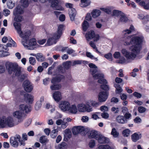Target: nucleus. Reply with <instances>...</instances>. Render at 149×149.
I'll list each match as a JSON object with an SVG mask.
<instances>
[{
  "instance_id": "f257e3e1",
  "label": "nucleus",
  "mask_w": 149,
  "mask_h": 149,
  "mask_svg": "<svg viewBox=\"0 0 149 149\" xmlns=\"http://www.w3.org/2000/svg\"><path fill=\"white\" fill-rule=\"evenodd\" d=\"M134 31L133 26L131 25L129 29L125 30L123 32V36L122 40L125 43V45L132 44L133 45L130 47L131 52H129L125 49H123L121 52L123 55L126 59L129 61L134 60L137 55L140 53L141 48L140 44L143 42V37L142 36H131L128 34Z\"/></svg>"
},
{
  "instance_id": "f03ea898",
  "label": "nucleus",
  "mask_w": 149,
  "mask_h": 149,
  "mask_svg": "<svg viewBox=\"0 0 149 149\" xmlns=\"http://www.w3.org/2000/svg\"><path fill=\"white\" fill-rule=\"evenodd\" d=\"M6 68L8 73L11 74L13 72L16 77H19L21 74V68L16 63L8 62L5 64Z\"/></svg>"
},
{
  "instance_id": "7ed1b4c3",
  "label": "nucleus",
  "mask_w": 149,
  "mask_h": 149,
  "mask_svg": "<svg viewBox=\"0 0 149 149\" xmlns=\"http://www.w3.org/2000/svg\"><path fill=\"white\" fill-rule=\"evenodd\" d=\"M91 72L92 75L93 76L94 79H98L97 82L101 84L100 87L101 89H102V74L95 73L97 72V70L96 68L92 69L90 71Z\"/></svg>"
},
{
  "instance_id": "20e7f679",
  "label": "nucleus",
  "mask_w": 149,
  "mask_h": 149,
  "mask_svg": "<svg viewBox=\"0 0 149 149\" xmlns=\"http://www.w3.org/2000/svg\"><path fill=\"white\" fill-rule=\"evenodd\" d=\"M109 86L108 84L107 80L103 77V102L107 99L109 95Z\"/></svg>"
},
{
  "instance_id": "39448f33",
  "label": "nucleus",
  "mask_w": 149,
  "mask_h": 149,
  "mask_svg": "<svg viewBox=\"0 0 149 149\" xmlns=\"http://www.w3.org/2000/svg\"><path fill=\"white\" fill-rule=\"evenodd\" d=\"M65 6L67 8H71L69 10V14L71 20H74L76 15V11L74 8H72L73 4L66 3Z\"/></svg>"
},
{
  "instance_id": "423d86ee",
  "label": "nucleus",
  "mask_w": 149,
  "mask_h": 149,
  "mask_svg": "<svg viewBox=\"0 0 149 149\" xmlns=\"http://www.w3.org/2000/svg\"><path fill=\"white\" fill-rule=\"evenodd\" d=\"M86 36L87 39H91L93 38L94 41H97L100 38L99 35L95 34L94 31L92 30L87 32L86 34Z\"/></svg>"
},
{
  "instance_id": "0eeeda50",
  "label": "nucleus",
  "mask_w": 149,
  "mask_h": 149,
  "mask_svg": "<svg viewBox=\"0 0 149 149\" xmlns=\"http://www.w3.org/2000/svg\"><path fill=\"white\" fill-rule=\"evenodd\" d=\"M64 24H59L58 27L57 31L55 33V38L56 39H59L62 35L63 31L65 29Z\"/></svg>"
},
{
  "instance_id": "6e6552de",
  "label": "nucleus",
  "mask_w": 149,
  "mask_h": 149,
  "mask_svg": "<svg viewBox=\"0 0 149 149\" xmlns=\"http://www.w3.org/2000/svg\"><path fill=\"white\" fill-rule=\"evenodd\" d=\"M70 104V103L65 101H62L59 104V107L63 111H68L69 109Z\"/></svg>"
},
{
  "instance_id": "1a4fd4ad",
  "label": "nucleus",
  "mask_w": 149,
  "mask_h": 149,
  "mask_svg": "<svg viewBox=\"0 0 149 149\" xmlns=\"http://www.w3.org/2000/svg\"><path fill=\"white\" fill-rule=\"evenodd\" d=\"M78 108L79 111L81 112H90L92 111V108L88 104H79L78 105Z\"/></svg>"
},
{
  "instance_id": "9d476101",
  "label": "nucleus",
  "mask_w": 149,
  "mask_h": 149,
  "mask_svg": "<svg viewBox=\"0 0 149 149\" xmlns=\"http://www.w3.org/2000/svg\"><path fill=\"white\" fill-rule=\"evenodd\" d=\"M23 86L25 91L28 93L31 92L33 89L32 86L30 84L29 81L28 80L24 81Z\"/></svg>"
},
{
  "instance_id": "9b49d317",
  "label": "nucleus",
  "mask_w": 149,
  "mask_h": 149,
  "mask_svg": "<svg viewBox=\"0 0 149 149\" xmlns=\"http://www.w3.org/2000/svg\"><path fill=\"white\" fill-rule=\"evenodd\" d=\"M88 137L90 139L94 138L96 140H101L102 139V137L98 135L97 132L92 130L88 133Z\"/></svg>"
},
{
  "instance_id": "f8f14e48",
  "label": "nucleus",
  "mask_w": 149,
  "mask_h": 149,
  "mask_svg": "<svg viewBox=\"0 0 149 149\" xmlns=\"http://www.w3.org/2000/svg\"><path fill=\"white\" fill-rule=\"evenodd\" d=\"M85 129L84 127L78 126L74 127L72 129V132L73 134L77 135L82 132H85Z\"/></svg>"
},
{
  "instance_id": "ddd939ff",
  "label": "nucleus",
  "mask_w": 149,
  "mask_h": 149,
  "mask_svg": "<svg viewBox=\"0 0 149 149\" xmlns=\"http://www.w3.org/2000/svg\"><path fill=\"white\" fill-rule=\"evenodd\" d=\"M52 7L55 8L56 10H63L64 8L59 3L58 0H54L51 3Z\"/></svg>"
},
{
  "instance_id": "4468645a",
  "label": "nucleus",
  "mask_w": 149,
  "mask_h": 149,
  "mask_svg": "<svg viewBox=\"0 0 149 149\" xmlns=\"http://www.w3.org/2000/svg\"><path fill=\"white\" fill-rule=\"evenodd\" d=\"M65 77L63 75H60L53 77L51 79V82L52 84H57L60 82L61 80L64 79Z\"/></svg>"
},
{
  "instance_id": "2eb2a0df",
  "label": "nucleus",
  "mask_w": 149,
  "mask_h": 149,
  "mask_svg": "<svg viewBox=\"0 0 149 149\" xmlns=\"http://www.w3.org/2000/svg\"><path fill=\"white\" fill-rule=\"evenodd\" d=\"M31 33L30 30H27L24 31L21 34H19L20 36L22 37L23 39L27 42L29 40V37L31 36Z\"/></svg>"
},
{
  "instance_id": "dca6fc26",
  "label": "nucleus",
  "mask_w": 149,
  "mask_h": 149,
  "mask_svg": "<svg viewBox=\"0 0 149 149\" xmlns=\"http://www.w3.org/2000/svg\"><path fill=\"white\" fill-rule=\"evenodd\" d=\"M19 109L25 112L26 113H28L31 111V108L30 106H28L27 105L22 104L19 105Z\"/></svg>"
},
{
  "instance_id": "f3484780",
  "label": "nucleus",
  "mask_w": 149,
  "mask_h": 149,
  "mask_svg": "<svg viewBox=\"0 0 149 149\" xmlns=\"http://www.w3.org/2000/svg\"><path fill=\"white\" fill-rule=\"evenodd\" d=\"M65 71L64 70L63 68L61 65H59L57 68L56 70L54 72V76L59 75L60 74H64Z\"/></svg>"
},
{
  "instance_id": "a211bd4d",
  "label": "nucleus",
  "mask_w": 149,
  "mask_h": 149,
  "mask_svg": "<svg viewBox=\"0 0 149 149\" xmlns=\"http://www.w3.org/2000/svg\"><path fill=\"white\" fill-rule=\"evenodd\" d=\"M53 97L55 101L58 102L61 99V93L58 91L55 92L53 94Z\"/></svg>"
},
{
  "instance_id": "6ab92c4d",
  "label": "nucleus",
  "mask_w": 149,
  "mask_h": 149,
  "mask_svg": "<svg viewBox=\"0 0 149 149\" xmlns=\"http://www.w3.org/2000/svg\"><path fill=\"white\" fill-rule=\"evenodd\" d=\"M31 55L36 56L37 60L39 62H42L45 60V56L41 53H38L37 54H32Z\"/></svg>"
},
{
  "instance_id": "aec40b11",
  "label": "nucleus",
  "mask_w": 149,
  "mask_h": 149,
  "mask_svg": "<svg viewBox=\"0 0 149 149\" xmlns=\"http://www.w3.org/2000/svg\"><path fill=\"white\" fill-rule=\"evenodd\" d=\"M24 100L29 104H31L33 100V97L31 94L26 93L24 95Z\"/></svg>"
},
{
  "instance_id": "412c9836",
  "label": "nucleus",
  "mask_w": 149,
  "mask_h": 149,
  "mask_svg": "<svg viewBox=\"0 0 149 149\" xmlns=\"http://www.w3.org/2000/svg\"><path fill=\"white\" fill-rule=\"evenodd\" d=\"M116 121L120 124H124L127 122V120L125 118L124 116L121 115H118L117 117Z\"/></svg>"
},
{
  "instance_id": "4be33fe9",
  "label": "nucleus",
  "mask_w": 149,
  "mask_h": 149,
  "mask_svg": "<svg viewBox=\"0 0 149 149\" xmlns=\"http://www.w3.org/2000/svg\"><path fill=\"white\" fill-rule=\"evenodd\" d=\"M21 24L19 23L16 22L13 23V26L19 34H21L22 33V31L21 30Z\"/></svg>"
},
{
  "instance_id": "5701e85b",
  "label": "nucleus",
  "mask_w": 149,
  "mask_h": 149,
  "mask_svg": "<svg viewBox=\"0 0 149 149\" xmlns=\"http://www.w3.org/2000/svg\"><path fill=\"white\" fill-rule=\"evenodd\" d=\"M98 101L99 102H95L92 103V105L94 106L97 107L100 104V102H102V91H101L99 93L98 95Z\"/></svg>"
},
{
  "instance_id": "b1692460",
  "label": "nucleus",
  "mask_w": 149,
  "mask_h": 149,
  "mask_svg": "<svg viewBox=\"0 0 149 149\" xmlns=\"http://www.w3.org/2000/svg\"><path fill=\"white\" fill-rule=\"evenodd\" d=\"M24 12V11L21 7L19 6H18L14 10V14L15 15H19L22 14Z\"/></svg>"
},
{
  "instance_id": "393cba45",
  "label": "nucleus",
  "mask_w": 149,
  "mask_h": 149,
  "mask_svg": "<svg viewBox=\"0 0 149 149\" xmlns=\"http://www.w3.org/2000/svg\"><path fill=\"white\" fill-rule=\"evenodd\" d=\"M80 6L82 7H86L89 5L91 3L90 0H81Z\"/></svg>"
},
{
  "instance_id": "a878e982",
  "label": "nucleus",
  "mask_w": 149,
  "mask_h": 149,
  "mask_svg": "<svg viewBox=\"0 0 149 149\" xmlns=\"http://www.w3.org/2000/svg\"><path fill=\"white\" fill-rule=\"evenodd\" d=\"M7 6L9 9H12L15 6V2L14 0H7Z\"/></svg>"
},
{
  "instance_id": "bb28decb",
  "label": "nucleus",
  "mask_w": 149,
  "mask_h": 149,
  "mask_svg": "<svg viewBox=\"0 0 149 149\" xmlns=\"http://www.w3.org/2000/svg\"><path fill=\"white\" fill-rule=\"evenodd\" d=\"M141 137V134L139 135L136 133H134L131 136L132 140L134 142H136L137 140L140 139Z\"/></svg>"
},
{
  "instance_id": "cd10ccee",
  "label": "nucleus",
  "mask_w": 149,
  "mask_h": 149,
  "mask_svg": "<svg viewBox=\"0 0 149 149\" xmlns=\"http://www.w3.org/2000/svg\"><path fill=\"white\" fill-rule=\"evenodd\" d=\"M93 18H96L100 15L101 12L100 10L97 9L93 10L91 13Z\"/></svg>"
},
{
  "instance_id": "c85d7f7f",
  "label": "nucleus",
  "mask_w": 149,
  "mask_h": 149,
  "mask_svg": "<svg viewBox=\"0 0 149 149\" xmlns=\"http://www.w3.org/2000/svg\"><path fill=\"white\" fill-rule=\"evenodd\" d=\"M69 109L68 110L71 113L75 114L77 112V107L75 105H72L71 106L70 105Z\"/></svg>"
},
{
  "instance_id": "c756f323",
  "label": "nucleus",
  "mask_w": 149,
  "mask_h": 149,
  "mask_svg": "<svg viewBox=\"0 0 149 149\" xmlns=\"http://www.w3.org/2000/svg\"><path fill=\"white\" fill-rule=\"evenodd\" d=\"M52 84L50 86V88L52 90H58L61 87V85L58 84Z\"/></svg>"
},
{
  "instance_id": "7c9ffc66",
  "label": "nucleus",
  "mask_w": 149,
  "mask_h": 149,
  "mask_svg": "<svg viewBox=\"0 0 149 149\" xmlns=\"http://www.w3.org/2000/svg\"><path fill=\"white\" fill-rule=\"evenodd\" d=\"M127 17L123 13L120 17V19L118 21L119 23H125L127 20Z\"/></svg>"
},
{
  "instance_id": "2f4dec72",
  "label": "nucleus",
  "mask_w": 149,
  "mask_h": 149,
  "mask_svg": "<svg viewBox=\"0 0 149 149\" xmlns=\"http://www.w3.org/2000/svg\"><path fill=\"white\" fill-rule=\"evenodd\" d=\"M89 26V24L88 22L87 21L84 20L82 23L83 30L84 31H86Z\"/></svg>"
},
{
  "instance_id": "473e14b6",
  "label": "nucleus",
  "mask_w": 149,
  "mask_h": 149,
  "mask_svg": "<svg viewBox=\"0 0 149 149\" xmlns=\"http://www.w3.org/2000/svg\"><path fill=\"white\" fill-rule=\"evenodd\" d=\"M71 62L70 61H67L64 62L63 65L64 68L66 70H68L71 66Z\"/></svg>"
},
{
  "instance_id": "72a5a7b5",
  "label": "nucleus",
  "mask_w": 149,
  "mask_h": 149,
  "mask_svg": "<svg viewBox=\"0 0 149 149\" xmlns=\"http://www.w3.org/2000/svg\"><path fill=\"white\" fill-rule=\"evenodd\" d=\"M13 116L17 118L20 119L22 117V113L19 111H16L13 113Z\"/></svg>"
},
{
  "instance_id": "f704fd0d",
  "label": "nucleus",
  "mask_w": 149,
  "mask_h": 149,
  "mask_svg": "<svg viewBox=\"0 0 149 149\" xmlns=\"http://www.w3.org/2000/svg\"><path fill=\"white\" fill-rule=\"evenodd\" d=\"M58 131L56 129H54L53 130L51 133L50 136L52 138H55L58 134Z\"/></svg>"
},
{
  "instance_id": "c9c22d12",
  "label": "nucleus",
  "mask_w": 149,
  "mask_h": 149,
  "mask_svg": "<svg viewBox=\"0 0 149 149\" xmlns=\"http://www.w3.org/2000/svg\"><path fill=\"white\" fill-rule=\"evenodd\" d=\"M5 122L6 123V125H7L10 127H12L14 126V123H13L12 120L8 118L6 120Z\"/></svg>"
},
{
  "instance_id": "e433bc0d",
  "label": "nucleus",
  "mask_w": 149,
  "mask_h": 149,
  "mask_svg": "<svg viewBox=\"0 0 149 149\" xmlns=\"http://www.w3.org/2000/svg\"><path fill=\"white\" fill-rule=\"evenodd\" d=\"M20 2L22 6L24 8L27 7L29 6L28 0H21Z\"/></svg>"
},
{
  "instance_id": "4c0bfd02",
  "label": "nucleus",
  "mask_w": 149,
  "mask_h": 149,
  "mask_svg": "<svg viewBox=\"0 0 149 149\" xmlns=\"http://www.w3.org/2000/svg\"><path fill=\"white\" fill-rule=\"evenodd\" d=\"M114 86L116 88V93H120L123 90L119 85L116 84H115Z\"/></svg>"
},
{
  "instance_id": "58836bf2",
  "label": "nucleus",
  "mask_w": 149,
  "mask_h": 149,
  "mask_svg": "<svg viewBox=\"0 0 149 149\" xmlns=\"http://www.w3.org/2000/svg\"><path fill=\"white\" fill-rule=\"evenodd\" d=\"M39 141L42 143H45L48 141V140L47 138H45V136H42L40 137Z\"/></svg>"
},
{
  "instance_id": "ea45409f",
  "label": "nucleus",
  "mask_w": 149,
  "mask_h": 149,
  "mask_svg": "<svg viewBox=\"0 0 149 149\" xmlns=\"http://www.w3.org/2000/svg\"><path fill=\"white\" fill-rule=\"evenodd\" d=\"M111 134L115 138L117 137L119 135V133L116 131V129L113 128L112 129L111 132Z\"/></svg>"
},
{
  "instance_id": "a19ab883",
  "label": "nucleus",
  "mask_w": 149,
  "mask_h": 149,
  "mask_svg": "<svg viewBox=\"0 0 149 149\" xmlns=\"http://www.w3.org/2000/svg\"><path fill=\"white\" fill-rule=\"evenodd\" d=\"M123 13L122 12L120 11L117 10H114L113 12L112 15L113 16L116 17L119 16L120 17L121 15H122Z\"/></svg>"
},
{
  "instance_id": "79ce46f5",
  "label": "nucleus",
  "mask_w": 149,
  "mask_h": 149,
  "mask_svg": "<svg viewBox=\"0 0 149 149\" xmlns=\"http://www.w3.org/2000/svg\"><path fill=\"white\" fill-rule=\"evenodd\" d=\"M54 40V38L53 37H52L49 38L47 41V43L46 45L47 46H50L53 44V41Z\"/></svg>"
},
{
  "instance_id": "37998d69",
  "label": "nucleus",
  "mask_w": 149,
  "mask_h": 149,
  "mask_svg": "<svg viewBox=\"0 0 149 149\" xmlns=\"http://www.w3.org/2000/svg\"><path fill=\"white\" fill-rule=\"evenodd\" d=\"M15 20L17 22H20L22 21L23 19V17L19 15H15Z\"/></svg>"
},
{
  "instance_id": "c03bdc74",
  "label": "nucleus",
  "mask_w": 149,
  "mask_h": 149,
  "mask_svg": "<svg viewBox=\"0 0 149 149\" xmlns=\"http://www.w3.org/2000/svg\"><path fill=\"white\" fill-rule=\"evenodd\" d=\"M6 126V123L5 120L0 119V128H4Z\"/></svg>"
},
{
  "instance_id": "a18cd8bd",
  "label": "nucleus",
  "mask_w": 149,
  "mask_h": 149,
  "mask_svg": "<svg viewBox=\"0 0 149 149\" xmlns=\"http://www.w3.org/2000/svg\"><path fill=\"white\" fill-rule=\"evenodd\" d=\"M10 143L13 146L15 147H17L18 146V143L17 141H13V140L12 139H10Z\"/></svg>"
},
{
  "instance_id": "49530a36",
  "label": "nucleus",
  "mask_w": 149,
  "mask_h": 149,
  "mask_svg": "<svg viewBox=\"0 0 149 149\" xmlns=\"http://www.w3.org/2000/svg\"><path fill=\"white\" fill-rule=\"evenodd\" d=\"M86 54L88 57L90 58L91 59H95L96 61L97 60V58L94 57L93 55H91V53L87 52H86Z\"/></svg>"
},
{
  "instance_id": "de8ad7c7",
  "label": "nucleus",
  "mask_w": 149,
  "mask_h": 149,
  "mask_svg": "<svg viewBox=\"0 0 149 149\" xmlns=\"http://www.w3.org/2000/svg\"><path fill=\"white\" fill-rule=\"evenodd\" d=\"M130 130L127 129L124 130L123 132V135L126 137H127L130 135Z\"/></svg>"
},
{
  "instance_id": "09e8293b",
  "label": "nucleus",
  "mask_w": 149,
  "mask_h": 149,
  "mask_svg": "<svg viewBox=\"0 0 149 149\" xmlns=\"http://www.w3.org/2000/svg\"><path fill=\"white\" fill-rule=\"evenodd\" d=\"M29 62L30 64L32 65H35L36 63L35 58L33 57H30L29 58Z\"/></svg>"
},
{
  "instance_id": "8fccbe9b",
  "label": "nucleus",
  "mask_w": 149,
  "mask_h": 149,
  "mask_svg": "<svg viewBox=\"0 0 149 149\" xmlns=\"http://www.w3.org/2000/svg\"><path fill=\"white\" fill-rule=\"evenodd\" d=\"M138 111L139 112L141 113H144L146 110V109L142 106H140L138 108Z\"/></svg>"
},
{
  "instance_id": "3c124183",
  "label": "nucleus",
  "mask_w": 149,
  "mask_h": 149,
  "mask_svg": "<svg viewBox=\"0 0 149 149\" xmlns=\"http://www.w3.org/2000/svg\"><path fill=\"white\" fill-rule=\"evenodd\" d=\"M41 103L40 102H36L35 105V108L36 110H39L41 107Z\"/></svg>"
},
{
  "instance_id": "603ef678",
  "label": "nucleus",
  "mask_w": 149,
  "mask_h": 149,
  "mask_svg": "<svg viewBox=\"0 0 149 149\" xmlns=\"http://www.w3.org/2000/svg\"><path fill=\"white\" fill-rule=\"evenodd\" d=\"M36 44V42L35 40V39H31L29 41V46H33L35 45Z\"/></svg>"
},
{
  "instance_id": "864d4df0",
  "label": "nucleus",
  "mask_w": 149,
  "mask_h": 149,
  "mask_svg": "<svg viewBox=\"0 0 149 149\" xmlns=\"http://www.w3.org/2000/svg\"><path fill=\"white\" fill-rule=\"evenodd\" d=\"M120 53L119 52H115L113 55L114 57L115 58H119L120 57Z\"/></svg>"
},
{
  "instance_id": "5fc2aeb1",
  "label": "nucleus",
  "mask_w": 149,
  "mask_h": 149,
  "mask_svg": "<svg viewBox=\"0 0 149 149\" xmlns=\"http://www.w3.org/2000/svg\"><path fill=\"white\" fill-rule=\"evenodd\" d=\"M90 45L93 49H95L97 52H98V51L96 46L95 43L93 41H91L89 43Z\"/></svg>"
},
{
  "instance_id": "6e6d98bb",
  "label": "nucleus",
  "mask_w": 149,
  "mask_h": 149,
  "mask_svg": "<svg viewBox=\"0 0 149 149\" xmlns=\"http://www.w3.org/2000/svg\"><path fill=\"white\" fill-rule=\"evenodd\" d=\"M126 61V60L125 58L123 57H121L120 58L119 60L118 63H120L122 64L125 63Z\"/></svg>"
},
{
  "instance_id": "4d7b16f0",
  "label": "nucleus",
  "mask_w": 149,
  "mask_h": 149,
  "mask_svg": "<svg viewBox=\"0 0 149 149\" xmlns=\"http://www.w3.org/2000/svg\"><path fill=\"white\" fill-rule=\"evenodd\" d=\"M95 145V141L94 140H91L89 143V146L90 148H93Z\"/></svg>"
},
{
  "instance_id": "13d9d810",
  "label": "nucleus",
  "mask_w": 149,
  "mask_h": 149,
  "mask_svg": "<svg viewBox=\"0 0 149 149\" xmlns=\"http://www.w3.org/2000/svg\"><path fill=\"white\" fill-rule=\"evenodd\" d=\"M105 57L108 59L110 61H111L112 59V54L111 53H109L105 55L104 56Z\"/></svg>"
},
{
  "instance_id": "bf43d9fd",
  "label": "nucleus",
  "mask_w": 149,
  "mask_h": 149,
  "mask_svg": "<svg viewBox=\"0 0 149 149\" xmlns=\"http://www.w3.org/2000/svg\"><path fill=\"white\" fill-rule=\"evenodd\" d=\"M103 11L108 14H110L111 13L110 9L108 8H103Z\"/></svg>"
},
{
  "instance_id": "052dcab7",
  "label": "nucleus",
  "mask_w": 149,
  "mask_h": 149,
  "mask_svg": "<svg viewBox=\"0 0 149 149\" xmlns=\"http://www.w3.org/2000/svg\"><path fill=\"white\" fill-rule=\"evenodd\" d=\"M111 111L114 112L115 113H118L119 111V109L118 107H112L111 109Z\"/></svg>"
},
{
  "instance_id": "680f3d73",
  "label": "nucleus",
  "mask_w": 149,
  "mask_h": 149,
  "mask_svg": "<svg viewBox=\"0 0 149 149\" xmlns=\"http://www.w3.org/2000/svg\"><path fill=\"white\" fill-rule=\"evenodd\" d=\"M125 118L127 120L129 119L131 116V115L129 112L126 113L124 115Z\"/></svg>"
},
{
  "instance_id": "e2e57ef3",
  "label": "nucleus",
  "mask_w": 149,
  "mask_h": 149,
  "mask_svg": "<svg viewBox=\"0 0 149 149\" xmlns=\"http://www.w3.org/2000/svg\"><path fill=\"white\" fill-rule=\"evenodd\" d=\"M9 41L13 44L12 46L13 47H16L17 46L16 43L11 38H9Z\"/></svg>"
},
{
  "instance_id": "0e129e2a",
  "label": "nucleus",
  "mask_w": 149,
  "mask_h": 149,
  "mask_svg": "<svg viewBox=\"0 0 149 149\" xmlns=\"http://www.w3.org/2000/svg\"><path fill=\"white\" fill-rule=\"evenodd\" d=\"M5 71V68L3 65H0V73H3Z\"/></svg>"
},
{
  "instance_id": "69168bd1",
  "label": "nucleus",
  "mask_w": 149,
  "mask_h": 149,
  "mask_svg": "<svg viewBox=\"0 0 149 149\" xmlns=\"http://www.w3.org/2000/svg\"><path fill=\"white\" fill-rule=\"evenodd\" d=\"M85 19L87 21H90L92 19L91 17L90 13H87L85 17Z\"/></svg>"
},
{
  "instance_id": "338daca9",
  "label": "nucleus",
  "mask_w": 149,
  "mask_h": 149,
  "mask_svg": "<svg viewBox=\"0 0 149 149\" xmlns=\"http://www.w3.org/2000/svg\"><path fill=\"white\" fill-rule=\"evenodd\" d=\"M67 125V122L63 121L61 124V127L62 128L64 129L66 128Z\"/></svg>"
},
{
  "instance_id": "774afa93",
  "label": "nucleus",
  "mask_w": 149,
  "mask_h": 149,
  "mask_svg": "<svg viewBox=\"0 0 149 149\" xmlns=\"http://www.w3.org/2000/svg\"><path fill=\"white\" fill-rule=\"evenodd\" d=\"M65 16L63 14H61L60 15L59 17V20L62 22H63L65 20Z\"/></svg>"
}]
</instances>
